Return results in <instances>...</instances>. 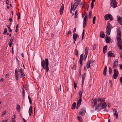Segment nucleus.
<instances>
[{"label":"nucleus","instance_id":"a19ab883","mask_svg":"<svg viewBox=\"0 0 122 122\" xmlns=\"http://www.w3.org/2000/svg\"><path fill=\"white\" fill-rule=\"evenodd\" d=\"M77 117L78 119V120L80 121H82V118H81V117L79 116H77Z\"/></svg>","mask_w":122,"mask_h":122},{"label":"nucleus","instance_id":"5701e85b","mask_svg":"<svg viewBox=\"0 0 122 122\" xmlns=\"http://www.w3.org/2000/svg\"><path fill=\"white\" fill-rule=\"evenodd\" d=\"M18 70V69L17 68H16L15 70V77H16V79L17 80H18V78L17 77L18 76V73H17V71Z\"/></svg>","mask_w":122,"mask_h":122},{"label":"nucleus","instance_id":"a211bd4d","mask_svg":"<svg viewBox=\"0 0 122 122\" xmlns=\"http://www.w3.org/2000/svg\"><path fill=\"white\" fill-rule=\"evenodd\" d=\"M107 34H106V38H107V39L106 40V41L107 43H108L110 42V37L108 36H107Z\"/></svg>","mask_w":122,"mask_h":122},{"label":"nucleus","instance_id":"4d7b16f0","mask_svg":"<svg viewBox=\"0 0 122 122\" xmlns=\"http://www.w3.org/2000/svg\"><path fill=\"white\" fill-rule=\"evenodd\" d=\"M120 81L121 83L122 84V77H120Z\"/></svg>","mask_w":122,"mask_h":122},{"label":"nucleus","instance_id":"a18cd8bd","mask_svg":"<svg viewBox=\"0 0 122 122\" xmlns=\"http://www.w3.org/2000/svg\"><path fill=\"white\" fill-rule=\"evenodd\" d=\"M84 29L83 30V32H82V40L83 39V37H84Z\"/></svg>","mask_w":122,"mask_h":122},{"label":"nucleus","instance_id":"b1692460","mask_svg":"<svg viewBox=\"0 0 122 122\" xmlns=\"http://www.w3.org/2000/svg\"><path fill=\"white\" fill-rule=\"evenodd\" d=\"M16 105V110L18 112H20V107L18 103H17Z\"/></svg>","mask_w":122,"mask_h":122},{"label":"nucleus","instance_id":"13d9d810","mask_svg":"<svg viewBox=\"0 0 122 122\" xmlns=\"http://www.w3.org/2000/svg\"><path fill=\"white\" fill-rule=\"evenodd\" d=\"M89 7V4H87V6H86V8L87 11L88 10Z\"/></svg>","mask_w":122,"mask_h":122},{"label":"nucleus","instance_id":"603ef678","mask_svg":"<svg viewBox=\"0 0 122 122\" xmlns=\"http://www.w3.org/2000/svg\"><path fill=\"white\" fill-rule=\"evenodd\" d=\"M94 3H91V8L92 9L94 7Z\"/></svg>","mask_w":122,"mask_h":122},{"label":"nucleus","instance_id":"37998d69","mask_svg":"<svg viewBox=\"0 0 122 122\" xmlns=\"http://www.w3.org/2000/svg\"><path fill=\"white\" fill-rule=\"evenodd\" d=\"M14 38V37L12 36L11 37L10 40V41L9 42H10L12 43Z\"/></svg>","mask_w":122,"mask_h":122},{"label":"nucleus","instance_id":"f8f14e48","mask_svg":"<svg viewBox=\"0 0 122 122\" xmlns=\"http://www.w3.org/2000/svg\"><path fill=\"white\" fill-rule=\"evenodd\" d=\"M82 101L81 98H80L79 99L78 101L76 107V108L77 109L80 106L81 103Z\"/></svg>","mask_w":122,"mask_h":122},{"label":"nucleus","instance_id":"6ab92c4d","mask_svg":"<svg viewBox=\"0 0 122 122\" xmlns=\"http://www.w3.org/2000/svg\"><path fill=\"white\" fill-rule=\"evenodd\" d=\"M101 109H102L105 108L107 107L106 103L104 102L103 103H102L101 104Z\"/></svg>","mask_w":122,"mask_h":122},{"label":"nucleus","instance_id":"680f3d73","mask_svg":"<svg viewBox=\"0 0 122 122\" xmlns=\"http://www.w3.org/2000/svg\"><path fill=\"white\" fill-rule=\"evenodd\" d=\"M6 114V112L5 111H4L2 113V115H5Z\"/></svg>","mask_w":122,"mask_h":122},{"label":"nucleus","instance_id":"6e6552de","mask_svg":"<svg viewBox=\"0 0 122 122\" xmlns=\"http://www.w3.org/2000/svg\"><path fill=\"white\" fill-rule=\"evenodd\" d=\"M118 59H117L114 61L113 64V66H112L113 68L114 69L117 67L118 65Z\"/></svg>","mask_w":122,"mask_h":122},{"label":"nucleus","instance_id":"c85d7f7f","mask_svg":"<svg viewBox=\"0 0 122 122\" xmlns=\"http://www.w3.org/2000/svg\"><path fill=\"white\" fill-rule=\"evenodd\" d=\"M91 61H88L87 62L86 64V67L87 68H90V64Z\"/></svg>","mask_w":122,"mask_h":122},{"label":"nucleus","instance_id":"0eeeda50","mask_svg":"<svg viewBox=\"0 0 122 122\" xmlns=\"http://www.w3.org/2000/svg\"><path fill=\"white\" fill-rule=\"evenodd\" d=\"M86 111L84 108H82L80 111L79 114L83 116L86 113Z\"/></svg>","mask_w":122,"mask_h":122},{"label":"nucleus","instance_id":"338daca9","mask_svg":"<svg viewBox=\"0 0 122 122\" xmlns=\"http://www.w3.org/2000/svg\"><path fill=\"white\" fill-rule=\"evenodd\" d=\"M80 4L81 5H82V7L83 6V5H84V3L83 2H82L80 3Z\"/></svg>","mask_w":122,"mask_h":122},{"label":"nucleus","instance_id":"9d476101","mask_svg":"<svg viewBox=\"0 0 122 122\" xmlns=\"http://www.w3.org/2000/svg\"><path fill=\"white\" fill-rule=\"evenodd\" d=\"M113 113L114 116L115 117L116 119H117L118 117V115L116 109L113 110Z\"/></svg>","mask_w":122,"mask_h":122},{"label":"nucleus","instance_id":"e433bc0d","mask_svg":"<svg viewBox=\"0 0 122 122\" xmlns=\"http://www.w3.org/2000/svg\"><path fill=\"white\" fill-rule=\"evenodd\" d=\"M109 72L110 74H111L112 73V70L111 67H110L109 70Z\"/></svg>","mask_w":122,"mask_h":122},{"label":"nucleus","instance_id":"ea45409f","mask_svg":"<svg viewBox=\"0 0 122 122\" xmlns=\"http://www.w3.org/2000/svg\"><path fill=\"white\" fill-rule=\"evenodd\" d=\"M78 14V13H77V10H76L75 11V18H77V15Z\"/></svg>","mask_w":122,"mask_h":122},{"label":"nucleus","instance_id":"393cba45","mask_svg":"<svg viewBox=\"0 0 122 122\" xmlns=\"http://www.w3.org/2000/svg\"><path fill=\"white\" fill-rule=\"evenodd\" d=\"M97 101L96 99H93L92 100V103H94V106H95L97 104Z\"/></svg>","mask_w":122,"mask_h":122},{"label":"nucleus","instance_id":"f3484780","mask_svg":"<svg viewBox=\"0 0 122 122\" xmlns=\"http://www.w3.org/2000/svg\"><path fill=\"white\" fill-rule=\"evenodd\" d=\"M83 54H81L80 56V65H81V66L82 63V61L83 59Z\"/></svg>","mask_w":122,"mask_h":122},{"label":"nucleus","instance_id":"72a5a7b5","mask_svg":"<svg viewBox=\"0 0 122 122\" xmlns=\"http://www.w3.org/2000/svg\"><path fill=\"white\" fill-rule=\"evenodd\" d=\"M83 92H82L81 91H80L78 93L79 95V97L80 98H82V94Z\"/></svg>","mask_w":122,"mask_h":122},{"label":"nucleus","instance_id":"4c0bfd02","mask_svg":"<svg viewBox=\"0 0 122 122\" xmlns=\"http://www.w3.org/2000/svg\"><path fill=\"white\" fill-rule=\"evenodd\" d=\"M96 16H94V17L93 19V24H95V21H96Z\"/></svg>","mask_w":122,"mask_h":122},{"label":"nucleus","instance_id":"052dcab7","mask_svg":"<svg viewBox=\"0 0 122 122\" xmlns=\"http://www.w3.org/2000/svg\"><path fill=\"white\" fill-rule=\"evenodd\" d=\"M6 4L7 5H9V1L8 0H6Z\"/></svg>","mask_w":122,"mask_h":122},{"label":"nucleus","instance_id":"aec40b11","mask_svg":"<svg viewBox=\"0 0 122 122\" xmlns=\"http://www.w3.org/2000/svg\"><path fill=\"white\" fill-rule=\"evenodd\" d=\"M32 106H30L29 110L28 113L29 115L30 116H31V113L32 110Z\"/></svg>","mask_w":122,"mask_h":122},{"label":"nucleus","instance_id":"5fc2aeb1","mask_svg":"<svg viewBox=\"0 0 122 122\" xmlns=\"http://www.w3.org/2000/svg\"><path fill=\"white\" fill-rule=\"evenodd\" d=\"M23 71V70L22 69V68L19 71V72L20 73H23L22 72Z\"/></svg>","mask_w":122,"mask_h":122},{"label":"nucleus","instance_id":"f704fd0d","mask_svg":"<svg viewBox=\"0 0 122 122\" xmlns=\"http://www.w3.org/2000/svg\"><path fill=\"white\" fill-rule=\"evenodd\" d=\"M76 102H74L72 105V107L71 108L72 109H74L76 107Z\"/></svg>","mask_w":122,"mask_h":122},{"label":"nucleus","instance_id":"f03ea898","mask_svg":"<svg viewBox=\"0 0 122 122\" xmlns=\"http://www.w3.org/2000/svg\"><path fill=\"white\" fill-rule=\"evenodd\" d=\"M112 29V25L109 23H108L107 25L106 28V34L109 36L110 35V33Z\"/></svg>","mask_w":122,"mask_h":122},{"label":"nucleus","instance_id":"473e14b6","mask_svg":"<svg viewBox=\"0 0 122 122\" xmlns=\"http://www.w3.org/2000/svg\"><path fill=\"white\" fill-rule=\"evenodd\" d=\"M78 51L77 50V49H76L75 51V54L76 55L77 57H78Z\"/></svg>","mask_w":122,"mask_h":122},{"label":"nucleus","instance_id":"bb28decb","mask_svg":"<svg viewBox=\"0 0 122 122\" xmlns=\"http://www.w3.org/2000/svg\"><path fill=\"white\" fill-rule=\"evenodd\" d=\"M98 102H103L105 101L104 99L103 98H98Z\"/></svg>","mask_w":122,"mask_h":122},{"label":"nucleus","instance_id":"2eb2a0df","mask_svg":"<svg viewBox=\"0 0 122 122\" xmlns=\"http://www.w3.org/2000/svg\"><path fill=\"white\" fill-rule=\"evenodd\" d=\"M88 47H86L85 48V53L84 55V57L86 58L88 54Z\"/></svg>","mask_w":122,"mask_h":122},{"label":"nucleus","instance_id":"e2e57ef3","mask_svg":"<svg viewBox=\"0 0 122 122\" xmlns=\"http://www.w3.org/2000/svg\"><path fill=\"white\" fill-rule=\"evenodd\" d=\"M71 34V32L70 30H69L68 31V32L67 33V35H68L69 34Z\"/></svg>","mask_w":122,"mask_h":122},{"label":"nucleus","instance_id":"7ed1b4c3","mask_svg":"<svg viewBox=\"0 0 122 122\" xmlns=\"http://www.w3.org/2000/svg\"><path fill=\"white\" fill-rule=\"evenodd\" d=\"M104 18L105 20H107L109 19L111 20H113V18L112 15L109 14L106 15L104 16Z\"/></svg>","mask_w":122,"mask_h":122},{"label":"nucleus","instance_id":"8fccbe9b","mask_svg":"<svg viewBox=\"0 0 122 122\" xmlns=\"http://www.w3.org/2000/svg\"><path fill=\"white\" fill-rule=\"evenodd\" d=\"M96 47V44H94L93 47V50H95Z\"/></svg>","mask_w":122,"mask_h":122},{"label":"nucleus","instance_id":"774afa93","mask_svg":"<svg viewBox=\"0 0 122 122\" xmlns=\"http://www.w3.org/2000/svg\"><path fill=\"white\" fill-rule=\"evenodd\" d=\"M92 14V11H90L89 12V15L90 16H91V15Z\"/></svg>","mask_w":122,"mask_h":122},{"label":"nucleus","instance_id":"69168bd1","mask_svg":"<svg viewBox=\"0 0 122 122\" xmlns=\"http://www.w3.org/2000/svg\"><path fill=\"white\" fill-rule=\"evenodd\" d=\"M105 109L103 110V111L104 112H108L106 108H105Z\"/></svg>","mask_w":122,"mask_h":122},{"label":"nucleus","instance_id":"2f4dec72","mask_svg":"<svg viewBox=\"0 0 122 122\" xmlns=\"http://www.w3.org/2000/svg\"><path fill=\"white\" fill-rule=\"evenodd\" d=\"M118 18L117 19V21L118 22H119L122 21L121 17L118 16H117V18H118Z\"/></svg>","mask_w":122,"mask_h":122},{"label":"nucleus","instance_id":"0e129e2a","mask_svg":"<svg viewBox=\"0 0 122 122\" xmlns=\"http://www.w3.org/2000/svg\"><path fill=\"white\" fill-rule=\"evenodd\" d=\"M117 33V35H118L119 36L121 37V33Z\"/></svg>","mask_w":122,"mask_h":122},{"label":"nucleus","instance_id":"ddd939ff","mask_svg":"<svg viewBox=\"0 0 122 122\" xmlns=\"http://www.w3.org/2000/svg\"><path fill=\"white\" fill-rule=\"evenodd\" d=\"M79 36L78 35L76 34H74L73 35V38L74 42L75 43L76 41L77 37L78 38Z\"/></svg>","mask_w":122,"mask_h":122},{"label":"nucleus","instance_id":"3c124183","mask_svg":"<svg viewBox=\"0 0 122 122\" xmlns=\"http://www.w3.org/2000/svg\"><path fill=\"white\" fill-rule=\"evenodd\" d=\"M86 22H83V27L84 28L85 27L86 25Z\"/></svg>","mask_w":122,"mask_h":122},{"label":"nucleus","instance_id":"20e7f679","mask_svg":"<svg viewBox=\"0 0 122 122\" xmlns=\"http://www.w3.org/2000/svg\"><path fill=\"white\" fill-rule=\"evenodd\" d=\"M110 5L114 8H116L117 5L116 0H111Z\"/></svg>","mask_w":122,"mask_h":122},{"label":"nucleus","instance_id":"58836bf2","mask_svg":"<svg viewBox=\"0 0 122 122\" xmlns=\"http://www.w3.org/2000/svg\"><path fill=\"white\" fill-rule=\"evenodd\" d=\"M117 33H121V29L119 28H118L117 29Z\"/></svg>","mask_w":122,"mask_h":122},{"label":"nucleus","instance_id":"79ce46f5","mask_svg":"<svg viewBox=\"0 0 122 122\" xmlns=\"http://www.w3.org/2000/svg\"><path fill=\"white\" fill-rule=\"evenodd\" d=\"M64 5L63 4L61 6L60 9V10H64Z\"/></svg>","mask_w":122,"mask_h":122},{"label":"nucleus","instance_id":"6e6d98bb","mask_svg":"<svg viewBox=\"0 0 122 122\" xmlns=\"http://www.w3.org/2000/svg\"><path fill=\"white\" fill-rule=\"evenodd\" d=\"M63 11L62 10H60V14L61 15L63 13Z\"/></svg>","mask_w":122,"mask_h":122},{"label":"nucleus","instance_id":"09e8293b","mask_svg":"<svg viewBox=\"0 0 122 122\" xmlns=\"http://www.w3.org/2000/svg\"><path fill=\"white\" fill-rule=\"evenodd\" d=\"M77 84H76V83L75 82L74 83V86L75 89H76L77 87Z\"/></svg>","mask_w":122,"mask_h":122},{"label":"nucleus","instance_id":"39448f33","mask_svg":"<svg viewBox=\"0 0 122 122\" xmlns=\"http://www.w3.org/2000/svg\"><path fill=\"white\" fill-rule=\"evenodd\" d=\"M113 72L114 74L113 76V77L114 79H116L118 74V72L117 69H114V70Z\"/></svg>","mask_w":122,"mask_h":122},{"label":"nucleus","instance_id":"c756f323","mask_svg":"<svg viewBox=\"0 0 122 122\" xmlns=\"http://www.w3.org/2000/svg\"><path fill=\"white\" fill-rule=\"evenodd\" d=\"M22 93L23 97L24 98L25 97V91L24 90V89L22 87Z\"/></svg>","mask_w":122,"mask_h":122},{"label":"nucleus","instance_id":"a878e982","mask_svg":"<svg viewBox=\"0 0 122 122\" xmlns=\"http://www.w3.org/2000/svg\"><path fill=\"white\" fill-rule=\"evenodd\" d=\"M107 69V67L105 66L103 72V74L104 76H105L106 74V72Z\"/></svg>","mask_w":122,"mask_h":122},{"label":"nucleus","instance_id":"de8ad7c7","mask_svg":"<svg viewBox=\"0 0 122 122\" xmlns=\"http://www.w3.org/2000/svg\"><path fill=\"white\" fill-rule=\"evenodd\" d=\"M86 18H87V16H85L83 20V22H86Z\"/></svg>","mask_w":122,"mask_h":122},{"label":"nucleus","instance_id":"dca6fc26","mask_svg":"<svg viewBox=\"0 0 122 122\" xmlns=\"http://www.w3.org/2000/svg\"><path fill=\"white\" fill-rule=\"evenodd\" d=\"M86 75V73H84L82 75V85H83L84 81Z\"/></svg>","mask_w":122,"mask_h":122},{"label":"nucleus","instance_id":"4468645a","mask_svg":"<svg viewBox=\"0 0 122 122\" xmlns=\"http://www.w3.org/2000/svg\"><path fill=\"white\" fill-rule=\"evenodd\" d=\"M77 2H76L73 5V8H72V10L74 11L76 9L77 7L78 6V4H79Z\"/></svg>","mask_w":122,"mask_h":122},{"label":"nucleus","instance_id":"4be33fe9","mask_svg":"<svg viewBox=\"0 0 122 122\" xmlns=\"http://www.w3.org/2000/svg\"><path fill=\"white\" fill-rule=\"evenodd\" d=\"M100 37L102 38H104L105 37V35L104 34V32L102 31H101L100 32Z\"/></svg>","mask_w":122,"mask_h":122},{"label":"nucleus","instance_id":"7c9ffc66","mask_svg":"<svg viewBox=\"0 0 122 122\" xmlns=\"http://www.w3.org/2000/svg\"><path fill=\"white\" fill-rule=\"evenodd\" d=\"M117 42L122 41L121 38L119 36H117Z\"/></svg>","mask_w":122,"mask_h":122},{"label":"nucleus","instance_id":"c9c22d12","mask_svg":"<svg viewBox=\"0 0 122 122\" xmlns=\"http://www.w3.org/2000/svg\"><path fill=\"white\" fill-rule=\"evenodd\" d=\"M20 76H21V77L22 78H24V76H25V75L24 73H21L20 75Z\"/></svg>","mask_w":122,"mask_h":122},{"label":"nucleus","instance_id":"412c9836","mask_svg":"<svg viewBox=\"0 0 122 122\" xmlns=\"http://www.w3.org/2000/svg\"><path fill=\"white\" fill-rule=\"evenodd\" d=\"M107 49V45L105 46L104 47L103 49V52L104 54H105L106 53Z\"/></svg>","mask_w":122,"mask_h":122},{"label":"nucleus","instance_id":"423d86ee","mask_svg":"<svg viewBox=\"0 0 122 122\" xmlns=\"http://www.w3.org/2000/svg\"><path fill=\"white\" fill-rule=\"evenodd\" d=\"M101 104L102 103H100L98 104L95 107V111L97 110V112H99L102 109L101 108Z\"/></svg>","mask_w":122,"mask_h":122},{"label":"nucleus","instance_id":"864d4df0","mask_svg":"<svg viewBox=\"0 0 122 122\" xmlns=\"http://www.w3.org/2000/svg\"><path fill=\"white\" fill-rule=\"evenodd\" d=\"M72 3L71 4V11L70 13H72Z\"/></svg>","mask_w":122,"mask_h":122},{"label":"nucleus","instance_id":"cd10ccee","mask_svg":"<svg viewBox=\"0 0 122 122\" xmlns=\"http://www.w3.org/2000/svg\"><path fill=\"white\" fill-rule=\"evenodd\" d=\"M15 115H13L11 118L12 122H15Z\"/></svg>","mask_w":122,"mask_h":122},{"label":"nucleus","instance_id":"c03bdc74","mask_svg":"<svg viewBox=\"0 0 122 122\" xmlns=\"http://www.w3.org/2000/svg\"><path fill=\"white\" fill-rule=\"evenodd\" d=\"M7 32V29L6 28H5L4 30V32L3 34L4 35H5V34Z\"/></svg>","mask_w":122,"mask_h":122},{"label":"nucleus","instance_id":"bf43d9fd","mask_svg":"<svg viewBox=\"0 0 122 122\" xmlns=\"http://www.w3.org/2000/svg\"><path fill=\"white\" fill-rule=\"evenodd\" d=\"M9 46L10 47H11V46L12 45V43L9 42Z\"/></svg>","mask_w":122,"mask_h":122},{"label":"nucleus","instance_id":"1a4fd4ad","mask_svg":"<svg viewBox=\"0 0 122 122\" xmlns=\"http://www.w3.org/2000/svg\"><path fill=\"white\" fill-rule=\"evenodd\" d=\"M107 56L109 57H115V56L114 54L111 51H109L107 53Z\"/></svg>","mask_w":122,"mask_h":122},{"label":"nucleus","instance_id":"49530a36","mask_svg":"<svg viewBox=\"0 0 122 122\" xmlns=\"http://www.w3.org/2000/svg\"><path fill=\"white\" fill-rule=\"evenodd\" d=\"M7 26L9 30V32H12V30L10 29V27L8 25H7Z\"/></svg>","mask_w":122,"mask_h":122},{"label":"nucleus","instance_id":"9b49d317","mask_svg":"<svg viewBox=\"0 0 122 122\" xmlns=\"http://www.w3.org/2000/svg\"><path fill=\"white\" fill-rule=\"evenodd\" d=\"M117 45L118 48L122 51V41L117 42Z\"/></svg>","mask_w":122,"mask_h":122},{"label":"nucleus","instance_id":"f257e3e1","mask_svg":"<svg viewBox=\"0 0 122 122\" xmlns=\"http://www.w3.org/2000/svg\"><path fill=\"white\" fill-rule=\"evenodd\" d=\"M41 65L43 68L45 69L46 72H48L49 71V61L48 58L45 60V61L43 60L41 61Z\"/></svg>","mask_w":122,"mask_h":122}]
</instances>
